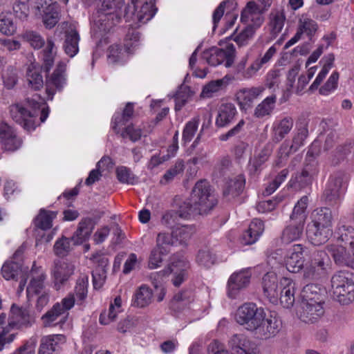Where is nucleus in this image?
Masks as SVG:
<instances>
[{"label":"nucleus","instance_id":"nucleus-1","mask_svg":"<svg viewBox=\"0 0 354 354\" xmlns=\"http://www.w3.org/2000/svg\"><path fill=\"white\" fill-rule=\"evenodd\" d=\"M97 10L93 15L92 31L95 36H102L116 24L120 23L122 17L127 20L137 19L145 24L156 14L153 0L141 3L132 0L131 5L126 6L122 0H99Z\"/></svg>","mask_w":354,"mask_h":354},{"label":"nucleus","instance_id":"nucleus-2","mask_svg":"<svg viewBox=\"0 0 354 354\" xmlns=\"http://www.w3.org/2000/svg\"><path fill=\"white\" fill-rule=\"evenodd\" d=\"M217 204V200L208 181L200 180L194 185L190 197L185 201L178 211L165 213L161 219L167 227H176L178 217L187 218L190 216L207 214Z\"/></svg>","mask_w":354,"mask_h":354},{"label":"nucleus","instance_id":"nucleus-3","mask_svg":"<svg viewBox=\"0 0 354 354\" xmlns=\"http://www.w3.org/2000/svg\"><path fill=\"white\" fill-rule=\"evenodd\" d=\"M235 319L238 324L253 332L260 339L270 338L279 331L277 321L266 318L264 309L257 307L254 303H245L239 307Z\"/></svg>","mask_w":354,"mask_h":354},{"label":"nucleus","instance_id":"nucleus-4","mask_svg":"<svg viewBox=\"0 0 354 354\" xmlns=\"http://www.w3.org/2000/svg\"><path fill=\"white\" fill-rule=\"evenodd\" d=\"M25 105L31 110L21 104H16L10 106V115L15 122L20 124L27 131H30L36 127L35 119L39 113L41 122L46 120L49 114V108L46 106L44 100L38 94L34 95L32 97L26 98Z\"/></svg>","mask_w":354,"mask_h":354},{"label":"nucleus","instance_id":"nucleus-5","mask_svg":"<svg viewBox=\"0 0 354 354\" xmlns=\"http://www.w3.org/2000/svg\"><path fill=\"white\" fill-rule=\"evenodd\" d=\"M317 289L314 284H308L303 289L299 318L305 323L313 324L324 313L322 297Z\"/></svg>","mask_w":354,"mask_h":354},{"label":"nucleus","instance_id":"nucleus-6","mask_svg":"<svg viewBox=\"0 0 354 354\" xmlns=\"http://www.w3.org/2000/svg\"><path fill=\"white\" fill-rule=\"evenodd\" d=\"M308 259L304 270V279L310 281L326 276L330 270L331 261L324 250H309Z\"/></svg>","mask_w":354,"mask_h":354},{"label":"nucleus","instance_id":"nucleus-7","mask_svg":"<svg viewBox=\"0 0 354 354\" xmlns=\"http://www.w3.org/2000/svg\"><path fill=\"white\" fill-rule=\"evenodd\" d=\"M333 296L339 304L347 305L354 301V274L346 270L336 272L331 278Z\"/></svg>","mask_w":354,"mask_h":354},{"label":"nucleus","instance_id":"nucleus-8","mask_svg":"<svg viewBox=\"0 0 354 354\" xmlns=\"http://www.w3.org/2000/svg\"><path fill=\"white\" fill-rule=\"evenodd\" d=\"M66 63L64 61L59 62L53 71L46 73V93L48 100H52L53 96L57 92H61L66 85Z\"/></svg>","mask_w":354,"mask_h":354},{"label":"nucleus","instance_id":"nucleus-9","mask_svg":"<svg viewBox=\"0 0 354 354\" xmlns=\"http://www.w3.org/2000/svg\"><path fill=\"white\" fill-rule=\"evenodd\" d=\"M202 57L210 66H216L225 62V66L228 68L234 62L235 47L233 44H227L225 49L212 47L203 51Z\"/></svg>","mask_w":354,"mask_h":354},{"label":"nucleus","instance_id":"nucleus-10","mask_svg":"<svg viewBox=\"0 0 354 354\" xmlns=\"http://www.w3.org/2000/svg\"><path fill=\"white\" fill-rule=\"evenodd\" d=\"M309 249L301 244H295L290 250L286 259L287 270L292 273H297L302 268L304 269V254L308 256Z\"/></svg>","mask_w":354,"mask_h":354},{"label":"nucleus","instance_id":"nucleus-11","mask_svg":"<svg viewBox=\"0 0 354 354\" xmlns=\"http://www.w3.org/2000/svg\"><path fill=\"white\" fill-rule=\"evenodd\" d=\"M251 272L249 270H243L232 274L227 282L228 296L234 299L239 291L246 288L250 283Z\"/></svg>","mask_w":354,"mask_h":354},{"label":"nucleus","instance_id":"nucleus-12","mask_svg":"<svg viewBox=\"0 0 354 354\" xmlns=\"http://www.w3.org/2000/svg\"><path fill=\"white\" fill-rule=\"evenodd\" d=\"M189 268V261L184 257H180L171 262L169 269L173 274L171 281L174 286L179 287L187 279Z\"/></svg>","mask_w":354,"mask_h":354},{"label":"nucleus","instance_id":"nucleus-13","mask_svg":"<svg viewBox=\"0 0 354 354\" xmlns=\"http://www.w3.org/2000/svg\"><path fill=\"white\" fill-rule=\"evenodd\" d=\"M262 286L264 295L272 304H277L279 301L280 284L277 274L273 272H267L262 279Z\"/></svg>","mask_w":354,"mask_h":354},{"label":"nucleus","instance_id":"nucleus-14","mask_svg":"<svg viewBox=\"0 0 354 354\" xmlns=\"http://www.w3.org/2000/svg\"><path fill=\"white\" fill-rule=\"evenodd\" d=\"M34 319L27 308L15 307L11 308V315L8 317L9 327L13 329H20L30 326Z\"/></svg>","mask_w":354,"mask_h":354},{"label":"nucleus","instance_id":"nucleus-15","mask_svg":"<svg viewBox=\"0 0 354 354\" xmlns=\"http://www.w3.org/2000/svg\"><path fill=\"white\" fill-rule=\"evenodd\" d=\"M0 138L4 149L7 151H14L22 144L21 139L16 135L12 127L6 123H1L0 125Z\"/></svg>","mask_w":354,"mask_h":354},{"label":"nucleus","instance_id":"nucleus-16","mask_svg":"<svg viewBox=\"0 0 354 354\" xmlns=\"http://www.w3.org/2000/svg\"><path fill=\"white\" fill-rule=\"evenodd\" d=\"M68 315V313L65 315L62 312L59 302H57L41 316L42 326L44 328L53 327L57 325L62 326L66 322Z\"/></svg>","mask_w":354,"mask_h":354},{"label":"nucleus","instance_id":"nucleus-17","mask_svg":"<svg viewBox=\"0 0 354 354\" xmlns=\"http://www.w3.org/2000/svg\"><path fill=\"white\" fill-rule=\"evenodd\" d=\"M263 86L240 89L236 94V98L241 109L247 110L252 106L254 101L263 93Z\"/></svg>","mask_w":354,"mask_h":354},{"label":"nucleus","instance_id":"nucleus-18","mask_svg":"<svg viewBox=\"0 0 354 354\" xmlns=\"http://www.w3.org/2000/svg\"><path fill=\"white\" fill-rule=\"evenodd\" d=\"M66 341L63 335H51L42 337L38 354H59L60 344Z\"/></svg>","mask_w":354,"mask_h":354},{"label":"nucleus","instance_id":"nucleus-19","mask_svg":"<svg viewBox=\"0 0 354 354\" xmlns=\"http://www.w3.org/2000/svg\"><path fill=\"white\" fill-rule=\"evenodd\" d=\"M279 284V299L284 308H289L295 302V283L289 278L282 277Z\"/></svg>","mask_w":354,"mask_h":354},{"label":"nucleus","instance_id":"nucleus-20","mask_svg":"<svg viewBox=\"0 0 354 354\" xmlns=\"http://www.w3.org/2000/svg\"><path fill=\"white\" fill-rule=\"evenodd\" d=\"M75 266L66 261L57 260L54 262L53 274L55 286L63 285L74 272Z\"/></svg>","mask_w":354,"mask_h":354},{"label":"nucleus","instance_id":"nucleus-21","mask_svg":"<svg viewBox=\"0 0 354 354\" xmlns=\"http://www.w3.org/2000/svg\"><path fill=\"white\" fill-rule=\"evenodd\" d=\"M308 120L301 117L297 122V133L292 138V143L289 147V151L286 153L288 156L290 153L297 151L304 145L305 139L308 136Z\"/></svg>","mask_w":354,"mask_h":354},{"label":"nucleus","instance_id":"nucleus-22","mask_svg":"<svg viewBox=\"0 0 354 354\" xmlns=\"http://www.w3.org/2000/svg\"><path fill=\"white\" fill-rule=\"evenodd\" d=\"M237 114V110L233 103L221 104L218 109L216 118V125L218 127H225L233 122Z\"/></svg>","mask_w":354,"mask_h":354},{"label":"nucleus","instance_id":"nucleus-23","mask_svg":"<svg viewBox=\"0 0 354 354\" xmlns=\"http://www.w3.org/2000/svg\"><path fill=\"white\" fill-rule=\"evenodd\" d=\"M96 223L97 221L92 218L86 217L82 218L79 223L77 230L71 238L74 244H81L88 239L92 233Z\"/></svg>","mask_w":354,"mask_h":354},{"label":"nucleus","instance_id":"nucleus-24","mask_svg":"<svg viewBox=\"0 0 354 354\" xmlns=\"http://www.w3.org/2000/svg\"><path fill=\"white\" fill-rule=\"evenodd\" d=\"M304 225L305 223L290 219V223L282 231L281 241L289 244L299 240L303 234Z\"/></svg>","mask_w":354,"mask_h":354},{"label":"nucleus","instance_id":"nucleus-25","mask_svg":"<svg viewBox=\"0 0 354 354\" xmlns=\"http://www.w3.org/2000/svg\"><path fill=\"white\" fill-rule=\"evenodd\" d=\"M326 250L327 253L333 259L336 265L339 266H353L351 256L346 252L345 247L332 244L327 245Z\"/></svg>","mask_w":354,"mask_h":354},{"label":"nucleus","instance_id":"nucleus-26","mask_svg":"<svg viewBox=\"0 0 354 354\" xmlns=\"http://www.w3.org/2000/svg\"><path fill=\"white\" fill-rule=\"evenodd\" d=\"M230 348L237 354L254 353L252 342L243 334L233 335L228 342Z\"/></svg>","mask_w":354,"mask_h":354},{"label":"nucleus","instance_id":"nucleus-27","mask_svg":"<svg viewBox=\"0 0 354 354\" xmlns=\"http://www.w3.org/2000/svg\"><path fill=\"white\" fill-rule=\"evenodd\" d=\"M35 272L36 270L32 268L30 271L32 278L26 288L27 297L29 299L35 295L42 294V292L48 291L44 284L46 274L42 272H39L37 275H35Z\"/></svg>","mask_w":354,"mask_h":354},{"label":"nucleus","instance_id":"nucleus-28","mask_svg":"<svg viewBox=\"0 0 354 354\" xmlns=\"http://www.w3.org/2000/svg\"><path fill=\"white\" fill-rule=\"evenodd\" d=\"M308 241L314 245L325 243L332 234V230L308 224L306 230Z\"/></svg>","mask_w":354,"mask_h":354},{"label":"nucleus","instance_id":"nucleus-29","mask_svg":"<svg viewBox=\"0 0 354 354\" xmlns=\"http://www.w3.org/2000/svg\"><path fill=\"white\" fill-rule=\"evenodd\" d=\"M312 221L310 223L319 227L331 230L332 212L328 207L315 209L311 214Z\"/></svg>","mask_w":354,"mask_h":354},{"label":"nucleus","instance_id":"nucleus-30","mask_svg":"<svg viewBox=\"0 0 354 354\" xmlns=\"http://www.w3.org/2000/svg\"><path fill=\"white\" fill-rule=\"evenodd\" d=\"M79 41L80 35L76 30L71 28L65 31L63 48L70 57H73L78 53Z\"/></svg>","mask_w":354,"mask_h":354},{"label":"nucleus","instance_id":"nucleus-31","mask_svg":"<svg viewBox=\"0 0 354 354\" xmlns=\"http://www.w3.org/2000/svg\"><path fill=\"white\" fill-rule=\"evenodd\" d=\"M268 27L272 39H274L282 30L286 21L283 10H272L269 15Z\"/></svg>","mask_w":354,"mask_h":354},{"label":"nucleus","instance_id":"nucleus-32","mask_svg":"<svg viewBox=\"0 0 354 354\" xmlns=\"http://www.w3.org/2000/svg\"><path fill=\"white\" fill-rule=\"evenodd\" d=\"M44 47L42 50L43 63L41 68L44 73H49L54 64L57 48L51 38L47 39L46 46Z\"/></svg>","mask_w":354,"mask_h":354},{"label":"nucleus","instance_id":"nucleus-33","mask_svg":"<svg viewBox=\"0 0 354 354\" xmlns=\"http://www.w3.org/2000/svg\"><path fill=\"white\" fill-rule=\"evenodd\" d=\"M1 273L6 280H18L19 277L28 273V268L23 267L17 262H6L2 266Z\"/></svg>","mask_w":354,"mask_h":354},{"label":"nucleus","instance_id":"nucleus-34","mask_svg":"<svg viewBox=\"0 0 354 354\" xmlns=\"http://www.w3.org/2000/svg\"><path fill=\"white\" fill-rule=\"evenodd\" d=\"M245 178L242 174H239L229 180L223 190V196L236 197L240 195L245 187Z\"/></svg>","mask_w":354,"mask_h":354},{"label":"nucleus","instance_id":"nucleus-35","mask_svg":"<svg viewBox=\"0 0 354 354\" xmlns=\"http://www.w3.org/2000/svg\"><path fill=\"white\" fill-rule=\"evenodd\" d=\"M172 232L176 245L186 246L195 230L192 225H182L174 227Z\"/></svg>","mask_w":354,"mask_h":354},{"label":"nucleus","instance_id":"nucleus-36","mask_svg":"<svg viewBox=\"0 0 354 354\" xmlns=\"http://www.w3.org/2000/svg\"><path fill=\"white\" fill-rule=\"evenodd\" d=\"M276 48L271 46L261 59H257L245 71H243L242 75L244 78H250L262 67L268 63L272 56L276 53Z\"/></svg>","mask_w":354,"mask_h":354},{"label":"nucleus","instance_id":"nucleus-37","mask_svg":"<svg viewBox=\"0 0 354 354\" xmlns=\"http://www.w3.org/2000/svg\"><path fill=\"white\" fill-rule=\"evenodd\" d=\"M293 119L285 117L273 127V141L279 142L288 135L293 127Z\"/></svg>","mask_w":354,"mask_h":354},{"label":"nucleus","instance_id":"nucleus-38","mask_svg":"<svg viewBox=\"0 0 354 354\" xmlns=\"http://www.w3.org/2000/svg\"><path fill=\"white\" fill-rule=\"evenodd\" d=\"M153 292L150 288L145 285L141 286L135 292L132 304L134 306L144 308L151 303Z\"/></svg>","mask_w":354,"mask_h":354},{"label":"nucleus","instance_id":"nucleus-39","mask_svg":"<svg viewBox=\"0 0 354 354\" xmlns=\"http://www.w3.org/2000/svg\"><path fill=\"white\" fill-rule=\"evenodd\" d=\"M26 80L28 88L34 91L40 90L44 85L42 75L39 69L35 64H31L28 66L26 71Z\"/></svg>","mask_w":354,"mask_h":354},{"label":"nucleus","instance_id":"nucleus-40","mask_svg":"<svg viewBox=\"0 0 354 354\" xmlns=\"http://www.w3.org/2000/svg\"><path fill=\"white\" fill-rule=\"evenodd\" d=\"M42 16L43 22L47 28H53L59 20V6L55 3L50 6L45 7L40 14Z\"/></svg>","mask_w":354,"mask_h":354},{"label":"nucleus","instance_id":"nucleus-41","mask_svg":"<svg viewBox=\"0 0 354 354\" xmlns=\"http://www.w3.org/2000/svg\"><path fill=\"white\" fill-rule=\"evenodd\" d=\"M277 97L275 95L267 97L256 106L254 116L257 118H262L270 115L275 107Z\"/></svg>","mask_w":354,"mask_h":354},{"label":"nucleus","instance_id":"nucleus-42","mask_svg":"<svg viewBox=\"0 0 354 354\" xmlns=\"http://www.w3.org/2000/svg\"><path fill=\"white\" fill-rule=\"evenodd\" d=\"M193 300V294L190 290H183L176 294L170 302V308L175 311H180Z\"/></svg>","mask_w":354,"mask_h":354},{"label":"nucleus","instance_id":"nucleus-43","mask_svg":"<svg viewBox=\"0 0 354 354\" xmlns=\"http://www.w3.org/2000/svg\"><path fill=\"white\" fill-rule=\"evenodd\" d=\"M57 212L40 209L39 214L35 218V227L42 230H46L52 227L53 220L56 217Z\"/></svg>","mask_w":354,"mask_h":354},{"label":"nucleus","instance_id":"nucleus-44","mask_svg":"<svg viewBox=\"0 0 354 354\" xmlns=\"http://www.w3.org/2000/svg\"><path fill=\"white\" fill-rule=\"evenodd\" d=\"M308 196H302L295 204L292 212L290 216V219L305 223L307 217L306 211L308 207Z\"/></svg>","mask_w":354,"mask_h":354},{"label":"nucleus","instance_id":"nucleus-45","mask_svg":"<svg viewBox=\"0 0 354 354\" xmlns=\"http://www.w3.org/2000/svg\"><path fill=\"white\" fill-rule=\"evenodd\" d=\"M337 234H338L337 239L349 245L352 250L353 255L354 256V228L351 225L339 223Z\"/></svg>","mask_w":354,"mask_h":354},{"label":"nucleus","instance_id":"nucleus-46","mask_svg":"<svg viewBox=\"0 0 354 354\" xmlns=\"http://www.w3.org/2000/svg\"><path fill=\"white\" fill-rule=\"evenodd\" d=\"M133 114V106L132 103H127L122 115H116L113 120V129L116 133L120 132V127L126 125Z\"/></svg>","mask_w":354,"mask_h":354},{"label":"nucleus","instance_id":"nucleus-47","mask_svg":"<svg viewBox=\"0 0 354 354\" xmlns=\"http://www.w3.org/2000/svg\"><path fill=\"white\" fill-rule=\"evenodd\" d=\"M156 248L161 250L162 254H168L170 252L171 246L176 245L173 232L171 234L167 232H160L156 237Z\"/></svg>","mask_w":354,"mask_h":354},{"label":"nucleus","instance_id":"nucleus-48","mask_svg":"<svg viewBox=\"0 0 354 354\" xmlns=\"http://www.w3.org/2000/svg\"><path fill=\"white\" fill-rule=\"evenodd\" d=\"M21 37L35 50H39L46 46L44 39L39 33L35 31L26 30L22 33Z\"/></svg>","mask_w":354,"mask_h":354},{"label":"nucleus","instance_id":"nucleus-49","mask_svg":"<svg viewBox=\"0 0 354 354\" xmlns=\"http://www.w3.org/2000/svg\"><path fill=\"white\" fill-rule=\"evenodd\" d=\"M349 176L348 174L338 171L330 176L328 185L337 188V189L344 192L347 187Z\"/></svg>","mask_w":354,"mask_h":354},{"label":"nucleus","instance_id":"nucleus-50","mask_svg":"<svg viewBox=\"0 0 354 354\" xmlns=\"http://www.w3.org/2000/svg\"><path fill=\"white\" fill-rule=\"evenodd\" d=\"M6 314L1 313L0 315V326L3 329L0 333V351L3 349L6 343H10L15 337V334H10L6 337L10 330L13 329L9 327L8 320L6 321Z\"/></svg>","mask_w":354,"mask_h":354},{"label":"nucleus","instance_id":"nucleus-51","mask_svg":"<svg viewBox=\"0 0 354 354\" xmlns=\"http://www.w3.org/2000/svg\"><path fill=\"white\" fill-rule=\"evenodd\" d=\"M88 277L84 276L80 277L76 282V286L74 290V295L77 297V304H82L87 296V287H88Z\"/></svg>","mask_w":354,"mask_h":354},{"label":"nucleus","instance_id":"nucleus-52","mask_svg":"<svg viewBox=\"0 0 354 354\" xmlns=\"http://www.w3.org/2000/svg\"><path fill=\"white\" fill-rule=\"evenodd\" d=\"M312 184V182L308 180L301 172H297L292 176L288 182V187L293 189L295 191L301 190Z\"/></svg>","mask_w":354,"mask_h":354},{"label":"nucleus","instance_id":"nucleus-53","mask_svg":"<svg viewBox=\"0 0 354 354\" xmlns=\"http://www.w3.org/2000/svg\"><path fill=\"white\" fill-rule=\"evenodd\" d=\"M216 257L209 250H201L196 256V262L201 266L210 268L216 263Z\"/></svg>","mask_w":354,"mask_h":354},{"label":"nucleus","instance_id":"nucleus-54","mask_svg":"<svg viewBox=\"0 0 354 354\" xmlns=\"http://www.w3.org/2000/svg\"><path fill=\"white\" fill-rule=\"evenodd\" d=\"M16 30L11 14L0 15V32L6 35H12Z\"/></svg>","mask_w":354,"mask_h":354},{"label":"nucleus","instance_id":"nucleus-55","mask_svg":"<svg viewBox=\"0 0 354 354\" xmlns=\"http://www.w3.org/2000/svg\"><path fill=\"white\" fill-rule=\"evenodd\" d=\"M118 180L122 183L134 185L137 183V178L127 167L120 166L116 168Z\"/></svg>","mask_w":354,"mask_h":354},{"label":"nucleus","instance_id":"nucleus-56","mask_svg":"<svg viewBox=\"0 0 354 354\" xmlns=\"http://www.w3.org/2000/svg\"><path fill=\"white\" fill-rule=\"evenodd\" d=\"M317 28V23L311 19L302 17L299 21L298 30L301 35L306 33L310 37L316 32Z\"/></svg>","mask_w":354,"mask_h":354},{"label":"nucleus","instance_id":"nucleus-57","mask_svg":"<svg viewBox=\"0 0 354 354\" xmlns=\"http://www.w3.org/2000/svg\"><path fill=\"white\" fill-rule=\"evenodd\" d=\"M353 145L351 142L345 143L338 146L335 151L333 158H332V164L338 165L341 160H344L348 154H350L353 149Z\"/></svg>","mask_w":354,"mask_h":354},{"label":"nucleus","instance_id":"nucleus-58","mask_svg":"<svg viewBox=\"0 0 354 354\" xmlns=\"http://www.w3.org/2000/svg\"><path fill=\"white\" fill-rule=\"evenodd\" d=\"M225 84V81L224 79H219L210 82L203 87L201 96L203 97H212L213 94L219 91Z\"/></svg>","mask_w":354,"mask_h":354},{"label":"nucleus","instance_id":"nucleus-59","mask_svg":"<svg viewBox=\"0 0 354 354\" xmlns=\"http://www.w3.org/2000/svg\"><path fill=\"white\" fill-rule=\"evenodd\" d=\"M314 176H317L319 173L318 162L315 159L313 148H310L306 154L303 168Z\"/></svg>","mask_w":354,"mask_h":354},{"label":"nucleus","instance_id":"nucleus-60","mask_svg":"<svg viewBox=\"0 0 354 354\" xmlns=\"http://www.w3.org/2000/svg\"><path fill=\"white\" fill-rule=\"evenodd\" d=\"M342 194L343 192L337 189V188L328 185L324 192L323 198L329 205H334L339 203Z\"/></svg>","mask_w":354,"mask_h":354},{"label":"nucleus","instance_id":"nucleus-61","mask_svg":"<svg viewBox=\"0 0 354 354\" xmlns=\"http://www.w3.org/2000/svg\"><path fill=\"white\" fill-rule=\"evenodd\" d=\"M53 250L55 254L58 257H63L66 256L71 250L70 240L65 236L59 239L54 245Z\"/></svg>","mask_w":354,"mask_h":354},{"label":"nucleus","instance_id":"nucleus-62","mask_svg":"<svg viewBox=\"0 0 354 354\" xmlns=\"http://www.w3.org/2000/svg\"><path fill=\"white\" fill-rule=\"evenodd\" d=\"M190 88L187 86H181L180 90L175 95V110L179 111L186 104L188 98L191 96Z\"/></svg>","mask_w":354,"mask_h":354},{"label":"nucleus","instance_id":"nucleus-63","mask_svg":"<svg viewBox=\"0 0 354 354\" xmlns=\"http://www.w3.org/2000/svg\"><path fill=\"white\" fill-rule=\"evenodd\" d=\"M184 167V162L182 160H178L175 165L165 172L160 182L162 183L164 180L165 183H167L171 181L178 174L183 173Z\"/></svg>","mask_w":354,"mask_h":354},{"label":"nucleus","instance_id":"nucleus-64","mask_svg":"<svg viewBox=\"0 0 354 354\" xmlns=\"http://www.w3.org/2000/svg\"><path fill=\"white\" fill-rule=\"evenodd\" d=\"M4 86L8 89H11L17 84L18 81L17 74L12 66L7 68L2 73Z\"/></svg>","mask_w":354,"mask_h":354}]
</instances>
